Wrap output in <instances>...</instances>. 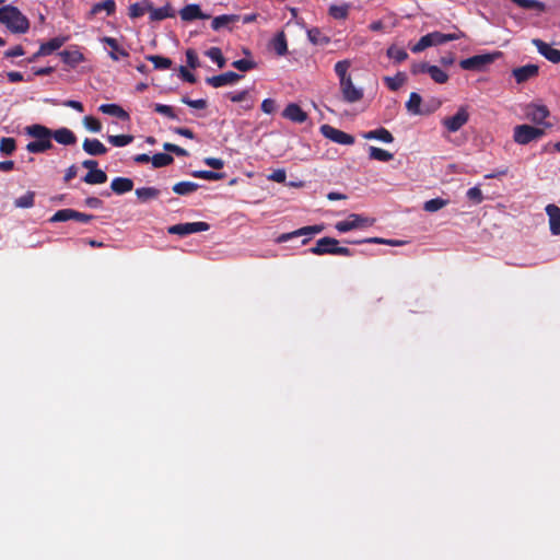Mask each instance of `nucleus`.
I'll use <instances>...</instances> for the list:
<instances>
[{"mask_svg": "<svg viewBox=\"0 0 560 560\" xmlns=\"http://www.w3.org/2000/svg\"><path fill=\"white\" fill-rule=\"evenodd\" d=\"M0 23L14 34H25L30 28L28 19L11 4L0 8Z\"/></svg>", "mask_w": 560, "mask_h": 560, "instance_id": "f257e3e1", "label": "nucleus"}, {"mask_svg": "<svg viewBox=\"0 0 560 560\" xmlns=\"http://www.w3.org/2000/svg\"><path fill=\"white\" fill-rule=\"evenodd\" d=\"M465 36L460 31L457 33L444 34L441 32H431L422 36L416 45L411 47V51L415 54L421 52L431 46L443 45L447 42L457 40Z\"/></svg>", "mask_w": 560, "mask_h": 560, "instance_id": "f03ea898", "label": "nucleus"}, {"mask_svg": "<svg viewBox=\"0 0 560 560\" xmlns=\"http://www.w3.org/2000/svg\"><path fill=\"white\" fill-rule=\"evenodd\" d=\"M311 254L314 255H340V256H352L353 253L348 247L339 246V241L325 236L319 240H317L314 247H311L308 249Z\"/></svg>", "mask_w": 560, "mask_h": 560, "instance_id": "7ed1b4c3", "label": "nucleus"}, {"mask_svg": "<svg viewBox=\"0 0 560 560\" xmlns=\"http://www.w3.org/2000/svg\"><path fill=\"white\" fill-rule=\"evenodd\" d=\"M500 52L475 55L460 60L459 66L464 70L482 71L488 65L492 63Z\"/></svg>", "mask_w": 560, "mask_h": 560, "instance_id": "20e7f679", "label": "nucleus"}, {"mask_svg": "<svg viewBox=\"0 0 560 560\" xmlns=\"http://www.w3.org/2000/svg\"><path fill=\"white\" fill-rule=\"evenodd\" d=\"M374 220L362 214L351 213L345 221H339L335 224V229L340 233H346L355 229L366 228L373 225Z\"/></svg>", "mask_w": 560, "mask_h": 560, "instance_id": "39448f33", "label": "nucleus"}, {"mask_svg": "<svg viewBox=\"0 0 560 560\" xmlns=\"http://www.w3.org/2000/svg\"><path fill=\"white\" fill-rule=\"evenodd\" d=\"M545 135L544 129L530 125H518L514 128L513 139L518 144H527Z\"/></svg>", "mask_w": 560, "mask_h": 560, "instance_id": "423d86ee", "label": "nucleus"}, {"mask_svg": "<svg viewBox=\"0 0 560 560\" xmlns=\"http://www.w3.org/2000/svg\"><path fill=\"white\" fill-rule=\"evenodd\" d=\"M210 229L209 223L207 222H187L172 225L167 229L170 234L186 236L188 234L205 232Z\"/></svg>", "mask_w": 560, "mask_h": 560, "instance_id": "0eeeda50", "label": "nucleus"}, {"mask_svg": "<svg viewBox=\"0 0 560 560\" xmlns=\"http://www.w3.org/2000/svg\"><path fill=\"white\" fill-rule=\"evenodd\" d=\"M320 132L325 138L338 144L351 145L355 141L353 136L342 130H339L330 125L320 126Z\"/></svg>", "mask_w": 560, "mask_h": 560, "instance_id": "6e6552de", "label": "nucleus"}, {"mask_svg": "<svg viewBox=\"0 0 560 560\" xmlns=\"http://www.w3.org/2000/svg\"><path fill=\"white\" fill-rule=\"evenodd\" d=\"M469 119V114L465 107H459V109L456 112L455 115L451 117H445L442 120V125L450 131V132H456L458 131L464 125L467 124Z\"/></svg>", "mask_w": 560, "mask_h": 560, "instance_id": "1a4fd4ad", "label": "nucleus"}, {"mask_svg": "<svg viewBox=\"0 0 560 560\" xmlns=\"http://www.w3.org/2000/svg\"><path fill=\"white\" fill-rule=\"evenodd\" d=\"M339 85L346 103H357L363 98V90L354 86L351 78L339 82Z\"/></svg>", "mask_w": 560, "mask_h": 560, "instance_id": "9d476101", "label": "nucleus"}, {"mask_svg": "<svg viewBox=\"0 0 560 560\" xmlns=\"http://www.w3.org/2000/svg\"><path fill=\"white\" fill-rule=\"evenodd\" d=\"M323 230H324V226L323 225H317V224L316 225L303 226V228H300V229H298V230H295L293 232L280 234L276 238V243H279V244L280 243H285V242H289L290 240L299 237V236L318 234Z\"/></svg>", "mask_w": 560, "mask_h": 560, "instance_id": "9b49d317", "label": "nucleus"}, {"mask_svg": "<svg viewBox=\"0 0 560 560\" xmlns=\"http://www.w3.org/2000/svg\"><path fill=\"white\" fill-rule=\"evenodd\" d=\"M243 78V75L233 72L228 71L224 73H221L219 75L209 77L206 79L207 84L211 85L212 88H221L230 84H234L237 81H240Z\"/></svg>", "mask_w": 560, "mask_h": 560, "instance_id": "f8f14e48", "label": "nucleus"}, {"mask_svg": "<svg viewBox=\"0 0 560 560\" xmlns=\"http://www.w3.org/2000/svg\"><path fill=\"white\" fill-rule=\"evenodd\" d=\"M532 44L537 48L538 52L552 63L560 62V50L551 47L549 44L539 38L532 39Z\"/></svg>", "mask_w": 560, "mask_h": 560, "instance_id": "ddd939ff", "label": "nucleus"}, {"mask_svg": "<svg viewBox=\"0 0 560 560\" xmlns=\"http://www.w3.org/2000/svg\"><path fill=\"white\" fill-rule=\"evenodd\" d=\"M539 73V67L537 65H526L512 70V75L517 83H524Z\"/></svg>", "mask_w": 560, "mask_h": 560, "instance_id": "4468645a", "label": "nucleus"}, {"mask_svg": "<svg viewBox=\"0 0 560 560\" xmlns=\"http://www.w3.org/2000/svg\"><path fill=\"white\" fill-rule=\"evenodd\" d=\"M180 19L186 22L194 20H207L210 18L201 11L200 5L196 3L187 4L179 11Z\"/></svg>", "mask_w": 560, "mask_h": 560, "instance_id": "2eb2a0df", "label": "nucleus"}, {"mask_svg": "<svg viewBox=\"0 0 560 560\" xmlns=\"http://www.w3.org/2000/svg\"><path fill=\"white\" fill-rule=\"evenodd\" d=\"M282 116L292 122L303 124L307 119V114L304 112L300 105L295 103H290L287 105L284 110L282 112Z\"/></svg>", "mask_w": 560, "mask_h": 560, "instance_id": "dca6fc26", "label": "nucleus"}, {"mask_svg": "<svg viewBox=\"0 0 560 560\" xmlns=\"http://www.w3.org/2000/svg\"><path fill=\"white\" fill-rule=\"evenodd\" d=\"M545 210L549 219L550 233L555 236L560 235V207L550 203Z\"/></svg>", "mask_w": 560, "mask_h": 560, "instance_id": "f3484780", "label": "nucleus"}, {"mask_svg": "<svg viewBox=\"0 0 560 560\" xmlns=\"http://www.w3.org/2000/svg\"><path fill=\"white\" fill-rule=\"evenodd\" d=\"M59 56L62 62L71 68L77 67L84 60L83 54L77 49H65L59 52Z\"/></svg>", "mask_w": 560, "mask_h": 560, "instance_id": "a211bd4d", "label": "nucleus"}, {"mask_svg": "<svg viewBox=\"0 0 560 560\" xmlns=\"http://www.w3.org/2000/svg\"><path fill=\"white\" fill-rule=\"evenodd\" d=\"M269 46L278 56L287 55L288 42L285 33L283 31L278 32L270 40Z\"/></svg>", "mask_w": 560, "mask_h": 560, "instance_id": "6ab92c4d", "label": "nucleus"}, {"mask_svg": "<svg viewBox=\"0 0 560 560\" xmlns=\"http://www.w3.org/2000/svg\"><path fill=\"white\" fill-rule=\"evenodd\" d=\"M83 150L93 156L104 155L107 152V148L98 139L86 138L82 144Z\"/></svg>", "mask_w": 560, "mask_h": 560, "instance_id": "aec40b11", "label": "nucleus"}, {"mask_svg": "<svg viewBox=\"0 0 560 560\" xmlns=\"http://www.w3.org/2000/svg\"><path fill=\"white\" fill-rule=\"evenodd\" d=\"M51 138H54L58 143L63 145H71L77 142L75 135L66 127H61L52 131Z\"/></svg>", "mask_w": 560, "mask_h": 560, "instance_id": "412c9836", "label": "nucleus"}, {"mask_svg": "<svg viewBox=\"0 0 560 560\" xmlns=\"http://www.w3.org/2000/svg\"><path fill=\"white\" fill-rule=\"evenodd\" d=\"M526 115L535 124H542L549 116V110L544 105H532L528 106Z\"/></svg>", "mask_w": 560, "mask_h": 560, "instance_id": "4be33fe9", "label": "nucleus"}, {"mask_svg": "<svg viewBox=\"0 0 560 560\" xmlns=\"http://www.w3.org/2000/svg\"><path fill=\"white\" fill-rule=\"evenodd\" d=\"M133 182L127 177H115L110 183V189L117 195H124L131 191Z\"/></svg>", "mask_w": 560, "mask_h": 560, "instance_id": "5701e85b", "label": "nucleus"}, {"mask_svg": "<svg viewBox=\"0 0 560 560\" xmlns=\"http://www.w3.org/2000/svg\"><path fill=\"white\" fill-rule=\"evenodd\" d=\"M67 40V37H54L50 40L43 43L37 50V55L48 56L55 50L59 49Z\"/></svg>", "mask_w": 560, "mask_h": 560, "instance_id": "b1692460", "label": "nucleus"}, {"mask_svg": "<svg viewBox=\"0 0 560 560\" xmlns=\"http://www.w3.org/2000/svg\"><path fill=\"white\" fill-rule=\"evenodd\" d=\"M362 136L364 139H369V140L375 139V140L383 141L385 143H390L394 141L393 135L384 127H381V128H377L374 130H370L368 132H364Z\"/></svg>", "mask_w": 560, "mask_h": 560, "instance_id": "393cba45", "label": "nucleus"}, {"mask_svg": "<svg viewBox=\"0 0 560 560\" xmlns=\"http://www.w3.org/2000/svg\"><path fill=\"white\" fill-rule=\"evenodd\" d=\"M103 42L108 46L110 47V51H109V57L117 61L119 60L120 57H128L129 56V52L121 48L117 42L116 38H113V37H104L103 38Z\"/></svg>", "mask_w": 560, "mask_h": 560, "instance_id": "a878e982", "label": "nucleus"}, {"mask_svg": "<svg viewBox=\"0 0 560 560\" xmlns=\"http://www.w3.org/2000/svg\"><path fill=\"white\" fill-rule=\"evenodd\" d=\"M98 109L103 114L115 116L121 120L129 119V114L117 104H102Z\"/></svg>", "mask_w": 560, "mask_h": 560, "instance_id": "bb28decb", "label": "nucleus"}, {"mask_svg": "<svg viewBox=\"0 0 560 560\" xmlns=\"http://www.w3.org/2000/svg\"><path fill=\"white\" fill-rule=\"evenodd\" d=\"M105 11L107 15H113L116 11L115 0H104L92 5L90 16H95L100 12Z\"/></svg>", "mask_w": 560, "mask_h": 560, "instance_id": "cd10ccee", "label": "nucleus"}, {"mask_svg": "<svg viewBox=\"0 0 560 560\" xmlns=\"http://www.w3.org/2000/svg\"><path fill=\"white\" fill-rule=\"evenodd\" d=\"M26 133L35 139H51L52 131L46 126L35 124L26 128Z\"/></svg>", "mask_w": 560, "mask_h": 560, "instance_id": "c85d7f7f", "label": "nucleus"}, {"mask_svg": "<svg viewBox=\"0 0 560 560\" xmlns=\"http://www.w3.org/2000/svg\"><path fill=\"white\" fill-rule=\"evenodd\" d=\"M240 20V15L236 14H222L215 16L211 22V27L213 31H219L222 27L229 26V24L237 22Z\"/></svg>", "mask_w": 560, "mask_h": 560, "instance_id": "c756f323", "label": "nucleus"}, {"mask_svg": "<svg viewBox=\"0 0 560 560\" xmlns=\"http://www.w3.org/2000/svg\"><path fill=\"white\" fill-rule=\"evenodd\" d=\"M82 179L89 185H100L106 183L107 174L103 170L96 168L88 172Z\"/></svg>", "mask_w": 560, "mask_h": 560, "instance_id": "7c9ffc66", "label": "nucleus"}, {"mask_svg": "<svg viewBox=\"0 0 560 560\" xmlns=\"http://www.w3.org/2000/svg\"><path fill=\"white\" fill-rule=\"evenodd\" d=\"M52 148L51 140L36 139L35 141L28 142L26 150L30 153H42Z\"/></svg>", "mask_w": 560, "mask_h": 560, "instance_id": "2f4dec72", "label": "nucleus"}, {"mask_svg": "<svg viewBox=\"0 0 560 560\" xmlns=\"http://www.w3.org/2000/svg\"><path fill=\"white\" fill-rule=\"evenodd\" d=\"M350 4H332L329 7L328 13L335 20H346L349 15Z\"/></svg>", "mask_w": 560, "mask_h": 560, "instance_id": "473e14b6", "label": "nucleus"}, {"mask_svg": "<svg viewBox=\"0 0 560 560\" xmlns=\"http://www.w3.org/2000/svg\"><path fill=\"white\" fill-rule=\"evenodd\" d=\"M198 188H199V185L197 183L179 182V183H176L172 189L177 195L186 196V195H189V194L196 191Z\"/></svg>", "mask_w": 560, "mask_h": 560, "instance_id": "72a5a7b5", "label": "nucleus"}, {"mask_svg": "<svg viewBox=\"0 0 560 560\" xmlns=\"http://www.w3.org/2000/svg\"><path fill=\"white\" fill-rule=\"evenodd\" d=\"M160 190L155 187H141L136 189V196L141 202L158 198Z\"/></svg>", "mask_w": 560, "mask_h": 560, "instance_id": "f704fd0d", "label": "nucleus"}, {"mask_svg": "<svg viewBox=\"0 0 560 560\" xmlns=\"http://www.w3.org/2000/svg\"><path fill=\"white\" fill-rule=\"evenodd\" d=\"M174 13L172 10V7L167 3L166 5L162 8H153L150 12V20L151 21H162L167 18H173Z\"/></svg>", "mask_w": 560, "mask_h": 560, "instance_id": "c9c22d12", "label": "nucleus"}, {"mask_svg": "<svg viewBox=\"0 0 560 560\" xmlns=\"http://www.w3.org/2000/svg\"><path fill=\"white\" fill-rule=\"evenodd\" d=\"M145 59L152 62L156 70H166L173 65V61L170 58L159 55H149Z\"/></svg>", "mask_w": 560, "mask_h": 560, "instance_id": "e433bc0d", "label": "nucleus"}, {"mask_svg": "<svg viewBox=\"0 0 560 560\" xmlns=\"http://www.w3.org/2000/svg\"><path fill=\"white\" fill-rule=\"evenodd\" d=\"M517 7L525 10H537L538 12H544L546 10V4L538 0H511Z\"/></svg>", "mask_w": 560, "mask_h": 560, "instance_id": "4c0bfd02", "label": "nucleus"}, {"mask_svg": "<svg viewBox=\"0 0 560 560\" xmlns=\"http://www.w3.org/2000/svg\"><path fill=\"white\" fill-rule=\"evenodd\" d=\"M369 158L371 160L388 162V161L393 160L394 155L384 149H381L377 147H370L369 148Z\"/></svg>", "mask_w": 560, "mask_h": 560, "instance_id": "58836bf2", "label": "nucleus"}, {"mask_svg": "<svg viewBox=\"0 0 560 560\" xmlns=\"http://www.w3.org/2000/svg\"><path fill=\"white\" fill-rule=\"evenodd\" d=\"M421 102H422V97L418 93H416V92L410 93L409 100L406 103L407 110L413 115L421 114V109H420Z\"/></svg>", "mask_w": 560, "mask_h": 560, "instance_id": "ea45409f", "label": "nucleus"}, {"mask_svg": "<svg viewBox=\"0 0 560 560\" xmlns=\"http://www.w3.org/2000/svg\"><path fill=\"white\" fill-rule=\"evenodd\" d=\"M351 67V61L348 59L340 60L335 65V72L339 78V82L350 79L351 75L348 73L349 68Z\"/></svg>", "mask_w": 560, "mask_h": 560, "instance_id": "a19ab883", "label": "nucleus"}, {"mask_svg": "<svg viewBox=\"0 0 560 560\" xmlns=\"http://www.w3.org/2000/svg\"><path fill=\"white\" fill-rule=\"evenodd\" d=\"M386 86L392 91H397L402 86L406 81V75L402 72H398L394 77H385L384 78Z\"/></svg>", "mask_w": 560, "mask_h": 560, "instance_id": "79ce46f5", "label": "nucleus"}, {"mask_svg": "<svg viewBox=\"0 0 560 560\" xmlns=\"http://www.w3.org/2000/svg\"><path fill=\"white\" fill-rule=\"evenodd\" d=\"M307 37L314 45H325L329 43V38L325 36L317 27L308 30Z\"/></svg>", "mask_w": 560, "mask_h": 560, "instance_id": "37998d69", "label": "nucleus"}, {"mask_svg": "<svg viewBox=\"0 0 560 560\" xmlns=\"http://www.w3.org/2000/svg\"><path fill=\"white\" fill-rule=\"evenodd\" d=\"M448 202L450 201L447 199H442V198L430 199L423 203V210L427 212H436L440 209L447 206Z\"/></svg>", "mask_w": 560, "mask_h": 560, "instance_id": "c03bdc74", "label": "nucleus"}, {"mask_svg": "<svg viewBox=\"0 0 560 560\" xmlns=\"http://www.w3.org/2000/svg\"><path fill=\"white\" fill-rule=\"evenodd\" d=\"M151 162L155 168H160L172 164L174 158L167 153H156L152 156Z\"/></svg>", "mask_w": 560, "mask_h": 560, "instance_id": "a18cd8bd", "label": "nucleus"}, {"mask_svg": "<svg viewBox=\"0 0 560 560\" xmlns=\"http://www.w3.org/2000/svg\"><path fill=\"white\" fill-rule=\"evenodd\" d=\"M428 73L435 83L444 84L448 81V74L438 66H431Z\"/></svg>", "mask_w": 560, "mask_h": 560, "instance_id": "49530a36", "label": "nucleus"}, {"mask_svg": "<svg viewBox=\"0 0 560 560\" xmlns=\"http://www.w3.org/2000/svg\"><path fill=\"white\" fill-rule=\"evenodd\" d=\"M73 218H74V210L67 208V209H61V210H58L57 212H55V214L49 219V222H51V223L66 222V221L72 220Z\"/></svg>", "mask_w": 560, "mask_h": 560, "instance_id": "de8ad7c7", "label": "nucleus"}, {"mask_svg": "<svg viewBox=\"0 0 560 560\" xmlns=\"http://www.w3.org/2000/svg\"><path fill=\"white\" fill-rule=\"evenodd\" d=\"M387 56L396 62H402L408 58V54L404 48L390 46L387 49Z\"/></svg>", "mask_w": 560, "mask_h": 560, "instance_id": "09e8293b", "label": "nucleus"}, {"mask_svg": "<svg viewBox=\"0 0 560 560\" xmlns=\"http://www.w3.org/2000/svg\"><path fill=\"white\" fill-rule=\"evenodd\" d=\"M16 149V141L14 138L4 137L0 141V152L3 155H11Z\"/></svg>", "mask_w": 560, "mask_h": 560, "instance_id": "8fccbe9b", "label": "nucleus"}, {"mask_svg": "<svg viewBox=\"0 0 560 560\" xmlns=\"http://www.w3.org/2000/svg\"><path fill=\"white\" fill-rule=\"evenodd\" d=\"M206 56L215 62L219 68H223L225 66V58L219 47H211L206 51Z\"/></svg>", "mask_w": 560, "mask_h": 560, "instance_id": "3c124183", "label": "nucleus"}, {"mask_svg": "<svg viewBox=\"0 0 560 560\" xmlns=\"http://www.w3.org/2000/svg\"><path fill=\"white\" fill-rule=\"evenodd\" d=\"M107 140L114 147H125L133 141V136H131V135L108 136Z\"/></svg>", "mask_w": 560, "mask_h": 560, "instance_id": "603ef678", "label": "nucleus"}, {"mask_svg": "<svg viewBox=\"0 0 560 560\" xmlns=\"http://www.w3.org/2000/svg\"><path fill=\"white\" fill-rule=\"evenodd\" d=\"M191 175L196 178H202L207 180H220L224 178L223 173H217L212 171H194Z\"/></svg>", "mask_w": 560, "mask_h": 560, "instance_id": "864d4df0", "label": "nucleus"}, {"mask_svg": "<svg viewBox=\"0 0 560 560\" xmlns=\"http://www.w3.org/2000/svg\"><path fill=\"white\" fill-rule=\"evenodd\" d=\"M232 67L238 71L246 72L257 68V63L250 59H238L232 62Z\"/></svg>", "mask_w": 560, "mask_h": 560, "instance_id": "5fc2aeb1", "label": "nucleus"}, {"mask_svg": "<svg viewBox=\"0 0 560 560\" xmlns=\"http://www.w3.org/2000/svg\"><path fill=\"white\" fill-rule=\"evenodd\" d=\"M155 113L166 116L170 119H178L174 108L170 105L156 103L153 106Z\"/></svg>", "mask_w": 560, "mask_h": 560, "instance_id": "6e6d98bb", "label": "nucleus"}, {"mask_svg": "<svg viewBox=\"0 0 560 560\" xmlns=\"http://www.w3.org/2000/svg\"><path fill=\"white\" fill-rule=\"evenodd\" d=\"M34 205V192L28 191L15 200V206L19 208H31Z\"/></svg>", "mask_w": 560, "mask_h": 560, "instance_id": "4d7b16f0", "label": "nucleus"}, {"mask_svg": "<svg viewBox=\"0 0 560 560\" xmlns=\"http://www.w3.org/2000/svg\"><path fill=\"white\" fill-rule=\"evenodd\" d=\"M83 124L92 132H100L102 130L101 121L93 116H85Z\"/></svg>", "mask_w": 560, "mask_h": 560, "instance_id": "13d9d810", "label": "nucleus"}, {"mask_svg": "<svg viewBox=\"0 0 560 560\" xmlns=\"http://www.w3.org/2000/svg\"><path fill=\"white\" fill-rule=\"evenodd\" d=\"M182 103L188 105L189 107L196 108V109H205L207 107V101L203 98L199 100H190L188 96L182 97Z\"/></svg>", "mask_w": 560, "mask_h": 560, "instance_id": "bf43d9fd", "label": "nucleus"}, {"mask_svg": "<svg viewBox=\"0 0 560 560\" xmlns=\"http://www.w3.org/2000/svg\"><path fill=\"white\" fill-rule=\"evenodd\" d=\"M186 62L191 69H197L200 66L198 55L192 48L186 50Z\"/></svg>", "mask_w": 560, "mask_h": 560, "instance_id": "052dcab7", "label": "nucleus"}, {"mask_svg": "<svg viewBox=\"0 0 560 560\" xmlns=\"http://www.w3.org/2000/svg\"><path fill=\"white\" fill-rule=\"evenodd\" d=\"M466 196L474 203H480L483 200L482 191L477 186L469 188Z\"/></svg>", "mask_w": 560, "mask_h": 560, "instance_id": "680f3d73", "label": "nucleus"}, {"mask_svg": "<svg viewBox=\"0 0 560 560\" xmlns=\"http://www.w3.org/2000/svg\"><path fill=\"white\" fill-rule=\"evenodd\" d=\"M163 149L166 151V152H172L178 156H187L188 155V152L187 150L180 148L179 145L177 144H174V143H170V142H165L163 144Z\"/></svg>", "mask_w": 560, "mask_h": 560, "instance_id": "e2e57ef3", "label": "nucleus"}, {"mask_svg": "<svg viewBox=\"0 0 560 560\" xmlns=\"http://www.w3.org/2000/svg\"><path fill=\"white\" fill-rule=\"evenodd\" d=\"M178 73H179V77H180L184 81H186V82H188V83H191V84H192V83H196V81H197V79H196L195 74H194V73H191L190 71H188V70H187V68H186V67H184V66H180V67L178 68Z\"/></svg>", "mask_w": 560, "mask_h": 560, "instance_id": "0e129e2a", "label": "nucleus"}, {"mask_svg": "<svg viewBox=\"0 0 560 560\" xmlns=\"http://www.w3.org/2000/svg\"><path fill=\"white\" fill-rule=\"evenodd\" d=\"M144 13H145V11L143 10V8L141 7V4L139 2L130 4L129 16L131 19H138V18L142 16Z\"/></svg>", "mask_w": 560, "mask_h": 560, "instance_id": "69168bd1", "label": "nucleus"}, {"mask_svg": "<svg viewBox=\"0 0 560 560\" xmlns=\"http://www.w3.org/2000/svg\"><path fill=\"white\" fill-rule=\"evenodd\" d=\"M431 65L427 62H417L411 66V73L412 74H419V73H428L430 70Z\"/></svg>", "mask_w": 560, "mask_h": 560, "instance_id": "338daca9", "label": "nucleus"}, {"mask_svg": "<svg viewBox=\"0 0 560 560\" xmlns=\"http://www.w3.org/2000/svg\"><path fill=\"white\" fill-rule=\"evenodd\" d=\"M247 94H248V91L243 90V91L236 92V93L230 92L226 94V96L233 103H241L246 100Z\"/></svg>", "mask_w": 560, "mask_h": 560, "instance_id": "774afa93", "label": "nucleus"}]
</instances>
